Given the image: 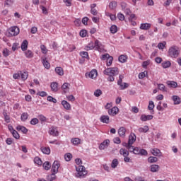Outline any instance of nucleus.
Masks as SVG:
<instances>
[{
    "label": "nucleus",
    "instance_id": "obj_1",
    "mask_svg": "<svg viewBox=\"0 0 181 181\" xmlns=\"http://www.w3.org/2000/svg\"><path fill=\"white\" fill-rule=\"evenodd\" d=\"M103 74H105V76H109L107 77V81L112 82L115 80V78L114 77L119 74V71L117 67H110L104 70Z\"/></svg>",
    "mask_w": 181,
    "mask_h": 181
},
{
    "label": "nucleus",
    "instance_id": "obj_2",
    "mask_svg": "<svg viewBox=\"0 0 181 181\" xmlns=\"http://www.w3.org/2000/svg\"><path fill=\"white\" fill-rule=\"evenodd\" d=\"M20 30L18 26H13L7 30L5 35L7 37H12L13 36H18Z\"/></svg>",
    "mask_w": 181,
    "mask_h": 181
},
{
    "label": "nucleus",
    "instance_id": "obj_3",
    "mask_svg": "<svg viewBox=\"0 0 181 181\" xmlns=\"http://www.w3.org/2000/svg\"><path fill=\"white\" fill-rule=\"evenodd\" d=\"M179 47L176 45H173L170 47L168 49V54L170 57H173V59H176L179 57Z\"/></svg>",
    "mask_w": 181,
    "mask_h": 181
},
{
    "label": "nucleus",
    "instance_id": "obj_4",
    "mask_svg": "<svg viewBox=\"0 0 181 181\" xmlns=\"http://www.w3.org/2000/svg\"><path fill=\"white\" fill-rule=\"evenodd\" d=\"M76 172H78V174H77L78 177H81L87 175L86 167H84L83 165H78V167H76Z\"/></svg>",
    "mask_w": 181,
    "mask_h": 181
},
{
    "label": "nucleus",
    "instance_id": "obj_5",
    "mask_svg": "<svg viewBox=\"0 0 181 181\" xmlns=\"http://www.w3.org/2000/svg\"><path fill=\"white\" fill-rule=\"evenodd\" d=\"M124 79V76L119 75V80L117 81V85L119 86L120 90H125V88H128L129 85L127 83H124L122 84V80Z\"/></svg>",
    "mask_w": 181,
    "mask_h": 181
},
{
    "label": "nucleus",
    "instance_id": "obj_6",
    "mask_svg": "<svg viewBox=\"0 0 181 181\" xmlns=\"http://www.w3.org/2000/svg\"><path fill=\"white\" fill-rule=\"evenodd\" d=\"M95 49L98 50V52H103V50H104V45L98 40L95 41Z\"/></svg>",
    "mask_w": 181,
    "mask_h": 181
},
{
    "label": "nucleus",
    "instance_id": "obj_7",
    "mask_svg": "<svg viewBox=\"0 0 181 181\" xmlns=\"http://www.w3.org/2000/svg\"><path fill=\"white\" fill-rule=\"evenodd\" d=\"M49 135L52 136H57L59 135V130L57 129V127L52 126L49 130Z\"/></svg>",
    "mask_w": 181,
    "mask_h": 181
},
{
    "label": "nucleus",
    "instance_id": "obj_8",
    "mask_svg": "<svg viewBox=\"0 0 181 181\" xmlns=\"http://www.w3.org/2000/svg\"><path fill=\"white\" fill-rule=\"evenodd\" d=\"M59 168H60V163H59L57 160H55L52 164L51 172L52 173H57L59 172Z\"/></svg>",
    "mask_w": 181,
    "mask_h": 181
},
{
    "label": "nucleus",
    "instance_id": "obj_9",
    "mask_svg": "<svg viewBox=\"0 0 181 181\" xmlns=\"http://www.w3.org/2000/svg\"><path fill=\"white\" fill-rule=\"evenodd\" d=\"M119 111V109H118V107H113L111 109H109L108 110V114L109 115H111V117H115V115H117V114H118Z\"/></svg>",
    "mask_w": 181,
    "mask_h": 181
},
{
    "label": "nucleus",
    "instance_id": "obj_10",
    "mask_svg": "<svg viewBox=\"0 0 181 181\" xmlns=\"http://www.w3.org/2000/svg\"><path fill=\"white\" fill-rule=\"evenodd\" d=\"M107 146H110V139H106L102 142L99 146V149L103 151L105 149Z\"/></svg>",
    "mask_w": 181,
    "mask_h": 181
},
{
    "label": "nucleus",
    "instance_id": "obj_11",
    "mask_svg": "<svg viewBox=\"0 0 181 181\" xmlns=\"http://www.w3.org/2000/svg\"><path fill=\"white\" fill-rule=\"evenodd\" d=\"M98 72L96 69H93L90 73H86V76L89 77L90 78H95L97 77Z\"/></svg>",
    "mask_w": 181,
    "mask_h": 181
},
{
    "label": "nucleus",
    "instance_id": "obj_12",
    "mask_svg": "<svg viewBox=\"0 0 181 181\" xmlns=\"http://www.w3.org/2000/svg\"><path fill=\"white\" fill-rule=\"evenodd\" d=\"M100 122L103 124H110V116L108 115H102L100 118Z\"/></svg>",
    "mask_w": 181,
    "mask_h": 181
},
{
    "label": "nucleus",
    "instance_id": "obj_13",
    "mask_svg": "<svg viewBox=\"0 0 181 181\" xmlns=\"http://www.w3.org/2000/svg\"><path fill=\"white\" fill-rule=\"evenodd\" d=\"M42 63L45 67V69H47L49 70L50 69V63L47 61V58L46 57H42Z\"/></svg>",
    "mask_w": 181,
    "mask_h": 181
},
{
    "label": "nucleus",
    "instance_id": "obj_14",
    "mask_svg": "<svg viewBox=\"0 0 181 181\" xmlns=\"http://www.w3.org/2000/svg\"><path fill=\"white\" fill-rule=\"evenodd\" d=\"M153 119V115H141L140 117V119L144 122L151 121V119Z\"/></svg>",
    "mask_w": 181,
    "mask_h": 181
},
{
    "label": "nucleus",
    "instance_id": "obj_15",
    "mask_svg": "<svg viewBox=\"0 0 181 181\" xmlns=\"http://www.w3.org/2000/svg\"><path fill=\"white\" fill-rule=\"evenodd\" d=\"M136 141V136L135 135V134H131L129 136V144L133 145L134 142H135Z\"/></svg>",
    "mask_w": 181,
    "mask_h": 181
},
{
    "label": "nucleus",
    "instance_id": "obj_16",
    "mask_svg": "<svg viewBox=\"0 0 181 181\" xmlns=\"http://www.w3.org/2000/svg\"><path fill=\"white\" fill-rule=\"evenodd\" d=\"M20 76L21 78V80H23V81H25V80H28L29 74L28 73V71H20Z\"/></svg>",
    "mask_w": 181,
    "mask_h": 181
},
{
    "label": "nucleus",
    "instance_id": "obj_17",
    "mask_svg": "<svg viewBox=\"0 0 181 181\" xmlns=\"http://www.w3.org/2000/svg\"><path fill=\"white\" fill-rule=\"evenodd\" d=\"M151 26H152L151 23H141L140 25V29H141V30H148V29H151Z\"/></svg>",
    "mask_w": 181,
    "mask_h": 181
},
{
    "label": "nucleus",
    "instance_id": "obj_18",
    "mask_svg": "<svg viewBox=\"0 0 181 181\" xmlns=\"http://www.w3.org/2000/svg\"><path fill=\"white\" fill-rule=\"evenodd\" d=\"M166 84L170 88H176L177 87V83L173 81H167Z\"/></svg>",
    "mask_w": 181,
    "mask_h": 181
},
{
    "label": "nucleus",
    "instance_id": "obj_19",
    "mask_svg": "<svg viewBox=\"0 0 181 181\" xmlns=\"http://www.w3.org/2000/svg\"><path fill=\"white\" fill-rule=\"evenodd\" d=\"M138 131L139 132H140V134H146V132L149 131V127H148L147 125H145L143 127H139L138 129Z\"/></svg>",
    "mask_w": 181,
    "mask_h": 181
},
{
    "label": "nucleus",
    "instance_id": "obj_20",
    "mask_svg": "<svg viewBox=\"0 0 181 181\" xmlns=\"http://www.w3.org/2000/svg\"><path fill=\"white\" fill-rule=\"evenodd\" d=\"M172 100L173 101H174L175 105H179V104H180L181 103L180 98L177 95H173Z\"/></svg>",
    "mask_w": 181,
    "mask_h": 181
},
{
    "label": "nucleus",
    "instance_id": "obj_21",
    "mask_svg": "<svg viewBox=\"0 0 181 181\" xmlns=\"http://www.w3.org/2000/svg\"><path fill=\"white\" fill-rule=\"evenodd\" d=\"M55 73L58 74V76H64V71L63 70V68L60 66H57L55 68Z\"/></svg>",
    "mask_w": 181,
    "mask_h": 181
},
{
    "label": "nucleus",
    "instance_id": "obj_22",
    "mask_svg": "<svg viewBox=\"0 0 181 181\" xmlns=\"http://www.w3.org/2000/svg\"><path fill=\"white\" fill-rule=\"evenodd\" d=\"M95 49V43H94L93 41H91L90 42H89V43L88 44V45H86V46L85 47V50H87V51H88V50H93V49Z\"/></svg>",
    "mask_w": 181,
    "mask_h": 181
},
{
    "label": "nucleus",
    "instance_id": "obj_23",
    "mask_svg": "<svg viewBox=\"0 0 181 181\" xmlns=\"http://www.w3.org/2000/svg\"><path fill=\"white\" fill-rule=\"evenodd\" d=\"M52 91L56 92L59 90V83L57 82H52L50 85Z\"/></svg>",
    "mask_w": 181,
    "mask_h": 181
},
{
    "label": "nucleus",
    "instance_id": "obj_24",
    "mask_svg": "<svg viewBox=\"0 0 181 181\" xmlns=\"http://www.w3.org/2000/svg\"><path fill=\"white\" fill-rule=\"evenodd\" d=\"M16 129H17V131H21V132H23V134H28V129L24 126L18 125L16 127Z\"/></svg>",
    "mask_w": 181,
    "mask_h": 181
},
{
    "label": "nucleus",
    "instance_id": "obj_25",
    "mask_svg": "<svg viewBox=\"0 0 181 181\" xmlns=\"http://www.w3.org/2000/svg\"><path fill=\"white\" fill-rule=\"evenodd\" d=\"M62 105H63L64 108H65V110H71V105L66 100H62Z\"/></svg>",
    "mask_w": 181,
    "mask_h": 181
},
{
    "label": "nucleus",
    "instance_id": "obj_26",
    "mask_svg": "<svg viewBox=\"0 0 181 181\" xmlns=\"http://www.w3.org/2000/svg\"><path fill=\"white\" fill-rule=\"evenodd\" d=\"M29 44V42H28L27 40H24L21 44V50H23V52H25V50H28V45Z\"/></svg>",
    "mask_w": 181,
    "mask_h": 181
},
{
    "label": "nucleus",
    "instance_id": "obj_27",
    "mask_svg": "<svg viewBox=\"0 0 181 181\" xmlns=\"http://www.w3.org/2000/svg\"><path fill=\"white\" fill-rule=\"evenodd\" d=\"M42 168L45 169V170H49L50 168H52V164L49 161H45L42 164Z\"/></svg>",
    "mask_w": 181,
    "mask_h": 181
},
{
    "label": "nucleus",
    "instance_id": "obj_28",
    "mask_svg": "<svg viewBox=\"0 0 181 181\" xmlns=\"http://www.w3.org/2000/svg\"><path fill=\"white\" fill-rule=\"evenodd\" d=\"M158 88L160 91H163V93H168V88H166V86L163 85V83H158Z\"/></svg>",
    "mask_w": 181,
    "mask_h": 181
},
{
    "label": "nucleus",
    "instance_id": "obj_29",
    "mask_svg": "<svg viewBox=\"0 0 181 181\" xmlns=\"http://www.w3.org/2000/svg\"><path fill=\"white\" fill-rule=\"evenodd\" d=\"M153 108H155V104L153 103V101L150 100L148 103V110H149V111H151V114H153L154 112Z\"/></svg>",
    "mask_w": 181,
    "mask_h": 181
},
{
    "label": "nucleus",
    "instance_id": "obj_30",
    "mask_svg": "<svg viewBox=\"0 0 181 181\" xmlns=\"http://www.w3.org/2000/svg\"><path fill=\"white\" fill-rule=\"evenodd\" d=\"M151 172L156 173L159 172L160 167L158 165L154 164L151 165Z\"/></svg>",
    "mask_w": 181,
    "mask_h": 181
},
{
    "label": "nucleus",
    "instance_id": "obj_31",
    "mask_svg": "<svg viewBox=\"0 0 181 181\" xmlns=\"http://www.w3.org/2000/svg\"><path fill=\"white\" fill-rule=\"evenodd\" d=\"M151 152L153 156H160V155H159L160 153V150L158 148H152Z\"/></svg>",
    "mask_w": 181,
    "mask_h": 181
},
{
    "label": "nucleus",
    "instance_id": "obj_32",
    "mask_svg": "<svg viewBox=\"0 0 181 181\" xmlns=\"http://www.w3.org/2000/svg\"><path fill=\"white\" fill-rule=\"evenodd\" d=\"M119 153L120 155H122V156H124V158L125 156H129V151H128L127 149L125 148H121L119 150Z\"/></svg>",
    "mask_w": 181,
    "mask_h": 181
},
{
    "label": "nucleus",
    "instance_id": "obj_33",
    "mask_svg": "<svg viewBox=\"0 0 181 181\" xmlns=\"http://www.w3.org/2000/svg\"><path fill=\"white\" fill-rule=\"evenodd\" d=\"M125 132H127V129L124 127H122L118 130V134L120 136H125Z\"/></svg>",
    "mask_w": 181,
    "mask_h": 181
},
{
    "label": "nucleus",
    "instance_id": "obj_34",
    "mask_svg": "<svg viewBox=\"0 0 181 181\" xmlns=\"http://www.w3.org/2000/svg\"><path fill=\"white\" fill-rule=\"evenodd\" d=\"M41 151L45 155H50V147H41Z\"/></svg>",
    "mask_w": 181,
    "mask_h": 181
},
{
    "label": "nucleus",
    "instance_id": "obj_35",
    "mask_svg": "<svg viewBox=\"0 0 181 181\" xmlns=\"http://www.w3.org/2000/svg\"><path fill=\"white\" fill-rule=\"evenodd\" d=\"M110 33L112 35H115V33H117L118 32V27H117L116 25H112L110 28Z\"/></svg>",
    "mask_w": 181,
    "mask_h": 181
},
{
    "label": "nucleus",
    "instance_id": "obj_36",
    "mask_svg": "<svg viewBox=\"0 0 181 181\" xmlns=\"http://www.w3.org/2000/svg\"><path fill=\"white\" fill-rule=\"evenodd\" d=\"M80 56L83 57V59H87V60H90V57L88 56V52L86 51H82L80 52Z\"/></svg>",
    "mask_w": 181,
    "mask_h": 181
},
{
    "label": "nucleus",
    "instance_id": "obj_37",
    "mask_svg": "<svg viewBox=\"0 0 181 181\" xmlns=\"http://www.w3.org/2000/svg\"><path fill=\"white\" fill-rule=\"evenodd\" d=\"M3 115L4 117L6 122H7V124H9V122H11V117H9V115H8V113H6V110L3 111Z\"/></svg>",
    "mask_w": 181,
    "mask_h": 181
},
{
    "label": "nucleus",
    "instance_id": "obj_38",
    "mask_svg": "<svg viewBox=\"0 0 181 181\" xmlns=\"http://www.w3.org/2000/svg\"><path fill=\"white\" fill-rule=\"evenodd\" d=\"M119 163V162L118 161V159L114 158L112 161L111 167L112 168V169H115V168L118 166Z\"/></svg>",
    "mask_w": 181,
    "mask_h": 181
},
{
    "label": "nucleus",
    "instance_id": "obj_39",
    "mask_svg": "<svg viewBox=\"0 0 181 181\" xmlns=\"http://www.w3.org/2000/svg\"><path fill=\"white\" fill-rule=\"evenodd\" d=\"M56 179V173H52L49 175L47 176V180L53 181Z\"/></svg>",
    "mask_w": 181,
    "mask_h": 181
},
{
    "label": "nucleus",
    "instance_id": "obj_40",
    "mask_svg": "<svg viewBox=\"0 0 181 181\" xmlns=\"http://www.w3.org/2000/svg\"><path fill=\"white\" fill-rule=\"evenodd\" d=\"M158 158L156 157L150 156L148 158V163H156Z\"/></svg>",
    "mask_w": 181,
    "mask_h": 181
},
{
    "label": "nucleus",
    "instance_id": "obj_41",
    "mask_svg": "<svg viewBox=\"0 0 181 181\" xmlns=\"http://www.w3.org/2000/svg\"><path fill=\"white\" fill-rule=\"evenodd\" d=\"M127 59H128L127 55H120L118 58V60L120 63H125L127 62Z\"/></svg>",
    "mask_w": 181,
    "mask_h": 181
},
{
    "label": "nucleus",
    "instance_id": "obj_42",
    "mask_svg": "<svg viewBox=\"0 0 181 181\" xmlns=\"http://www.w3.org/2000/svg\"><path fill=\"white\" fill-rule=\"evenodd\" d=\"M170 66H172V63H170L169 61H165L162 63V67L163 69H168V67H170Z\"/></svg>",
    "mask_w": 181,
    "mask_h": 181
},
{
    "label": "nucleus",
    "instance_id": "obj_43",
    "mask_svg": "<svg viewBox=\"0 0 181 181\" xmlns=\"http://www.w3.org/2000/svg\"><path fill=\"white\" fill-rule=\"evenodd\" d=\"M117 3L115 1H112L109 4L110 9L114 10L117 8Z\"/></svg>",
    "mask_w": 181,
    "mask_h": 181
},
{
    "label": "nucleus",
    "instance_id": "obj_44",
    "mask_svg": "<svg viewBox=\"0 0 181 181\" xmlns=\"http://www.w3.org/2000/svg\"><path fill=\"white\" fill-rule=\"evenodd\" d=\"M28 118H29V114H28V112H23L21 115V119L23 122H25V121H26V119H28Z\"/></svg>",
    "mask_w": 181,
    "mask_h": 181
},
{
    "label": "nucleus",
    "instance_id": "obj_45",
    "mask_svg": "<svg viewBox=\"0 0 181 181\" xmlns=\"http://www.w3.org/2000/svg\"><path fill=\"white\" fill-rule=\"evenodd\" d=\"M72 158H73V155H71V153H66L64 155V159L66 162H70Z\"/></svg>",
    "mask_w": 181,
    "mask_h": 181
},
{
    "label": "nucleus",
    "instance_id": "obj_46",
    "mask_svg": "<svg viewBox=\"0 0 181 181\" xmlns=\"http://www.w3.org/2000/svg\"><path fill=\"white\" fill-rule=\"evenodd\" d=\"M62 90H64V93H67L69 91V83H64L62 86Z\"/></svg>",
    "mask_w": 181,
    "mask_h": 181
},
{
    "label": "nucleus",
    "instance_id": "obj_47",
    "mask_svg": "<svg viewBox=\"0 0 181 181\" xmlns=\"http://www.w3.org/2000/svg\"><path fill=\"white\" fill-rule=\"evenodd\" d=\"M139 155L141 156H148V151L146 149L140 148V153Z\"/></svg>",
    "mask_w": 181,
    "mask_h": 181
},
{
    "label": "nucleus",
    "instance_id": "obj_48",
    "mask_svg": "<svg viewBox=\"0 0 181 181\" xmlns=\"http://www.w3.org/2000/svg\"><path fill=\"white\" fill-rule=\"evenodd\" d=\"M71 142L74 145H78L81 142V140L78 138H74V139H71Z\"/></svg>",
    "mask_w": 181,
    "mask_h": 181
},
{
    "label": "nucleus",
    "instance_id": "obj_49",
    "mask_svg": "<svg viewBox=\"0 0 181 181\" xmlns=\"http://www.w3.org/2000/svg\"><path fill=\"white\" fill-rule=\"evenodd\" d=\"M34 162H35V163H36L37 165H39V166L42 165V159H40V158H39V157H35V158H34Z\"/></svg>",
    "mask_w": 181,
    "mask_h": 181
},
{
    "label": "nucleus",
    "instance_id": "obj_50",
    "mask_svg": "<svg viewBox=\"0 0 181 181\" xmlns=\"http://www.w3.org/2000/svg\"><path fill=\"white\" fill-rule=\"evenodd\" d=\"M25 57L28 59H32V57H33V52H32V51L30 50H28L27 52H25Z\"/></svg>",
    "mask_w": 181,
    "mask_h": 181
},
{
    "label": "nucleus",
    "instance_id": "obj_51",
    "mask_svg": "<svg viewBox=\"0 0 181 181\" xmlns=\"http://www.w3.org/2000/svg\"><path fill=\"white\" fill-rule=\"evenodd\" d=\"M11 134L16 139H19L21 138V135H19V133H18L16 130H13Z\"/></svg>",
    "mask_w": 181,
    "mask_h": 181
},
{
    "label": "nucleus",
    "instance_id": "obj_52",
    "mask_svg": "<svg viewBox=\"0 0 181 181\" xmlns=\"http://www.w3.org/2000/svg\"><path fill=\"white\" fill-rule=\"evenodd\" d=\"M9 54H11V51H9V49H8L7 48H5L3 50V56H4V57H8Z\"/></svg>",
    "mask_w": 181,
    "mask_h": 181
},
{
    "label": "nucleus",
    "instance_id": "obj_53",
    "mask_svg": "<svg viewBox=\"0 0 181 181\" xmlns=\"http://www.w3.org/2000/svg\"><path fill=\"white\" fill-rule=\"evenodd\" d=\"M38 118L40 121L41 122V124H43V122H46L47 118L43 115H38Z\"/></svg>",
    "mask_w": 181,
    "mask_h": 181
},
{
    "label": "nucleus",
    "instance_id": "obj_54",
    "mask_svg": "<svg viewBox=\"0 0 181 181\" xmlns=\"http://www.w3.org/2000/svg\"><path fill=\"white\" fill-rule=\"evenodd\" d=\"M112 60H114V58L111 56H110L108 57V59H107V66L108 67H110V66H111V64H112Z\"/></svg>",
    "mask_w": 181,
    "mask_h": 181
},
{
    "label": "nucleus",
    "instance_id": "obj_55",
    "mask_svg": "<svg viewBox=\"0 0 181 181\" xmlns=\"http://www.w3.org/2000/svg\"><path fill=\"white\" fill-rule=\"evenodd\" d=\"M30 124H31V125H36L37 124H39V119H37V118H33L30 120Z\"/></svg>",
    "mask_w": 181,
    "mask_h": 181
},
{
    "label": "nucleus",
    "instance_id": "obj_56",
    "mask_svg": "<svg viewBox=\"0 0 181 181\" xmlns=\"http://www.w3.org/2000/svg\"><path fill=\"white\" fill-rule=\"evenodd\" d=\"M47 100L50 103H54V104H56V103H57V100H56V98H53L52 96H48L47 98Z\"/></svg>",
    "mask_w": 181,
    "mask_h": 181
},
{
    "label": "nucleus",
    "instance_id": "obj_57",
    "mask_svg": "<svg viewBox=\"0 0 181 181\" xmlns=\"http://www.w3.org/2000/svg\"><path fill=\"white\" fill-rule=\"evenodd\" d=\"M166 45V42H160L158 44V48L160 49V50H163L165 49V46Z\"/></svg>",
    "mask_w": 181,
    "mask_h": 181
},
{
    "label": "nucleus",
    "instance_id": "obj_58",
    "mask_svg": "<svg viewBox=\"0 0 181 181\" xmlns=\"http://www.w3.org/2000/svg\"><path fill=\"white\" fill-rule=\"evenodd\" d=\"M103 94V91L100 89H97L94 92L95 97H100Z\"/></svg>",
    "mask_w": 181,
    "mask_h": 181
},
{
    "label": "nucleus",
    "instance_id": "obj_59",
    "mask_svg": "<svg viewBox=\"0 0 181 181\" xmlns=\"http://www.w3.org/2000/svg\"><path fill=\"white\" fill-rule=\"evenodd\" d=\"M37 95H40V97H47V93L45 91H39Z\"/></svg>",
    "mask_w": 181,
    "mask_h": 181
},
{
    "label": "nucleus",
    "instance_id": "obj_60",
    "mask_svg": "<svg viewBox=\"0 0 181 181\" xmlns=\"http://www.w3.org/2000/svg\"><path fill=\"white\" fill-rule=\"evenodd\" d=\"M79 35L81 37H86L87 36V31L86 30H81Z\"/></svg>",
    "mask_w": 181,
    "mask_h": 181
},
{
    "label": "nucleus",
    "instance_id": "obj_61",
    "mask_svg": "<svg viewBox=\"0 0 181 181\" xmlns=\"http://www.w3.org/2000/svg\"><path fill=\"white\" fill-rule=\"evenodd\" d=\"M117 18L119 21H125V16H124V14H122V13H119L117 14Z\"/></svg>",
    "mask_w": 181,
    "mask_h": 181
},
{
    "label": "nucleus",
    "instance_id": "obj_62",
    "mask_svg": "<svg viewBox=\"0 0 181 181\" xmlns=\"http://www.w3.org/2000/svg\"><path fill=\"white\" fill-rule=\"evenodd\" d=\"M40 49L42 50V52L44 54H46V53H47V49L46 48V46L42 45L40 46Z\"/></svg>",
    "mask_w": 181,
    "mask_h": 181
},
{
    "label": "nucleus",
    "instance_id": "obj_63",
    "mask_svg": "<svg viewBox=\"0 0 181 181\" xmlns=\"http://www.w3.org/2000/svg\"><path fill=\"white\" fill-rule=\"evenodd\" d=\"M66 98H67L68 101H75L76 100V98L73 95L66 96Z\"/></svg>",
    "mask_w": 181,
    "mask_h": 181
},
{
    "label": "nucleus",
    "instance_id": "obj_64",
    "mask_svg": "<svg viewBox=\"0 0 181 181\" xmlns=\"http://www.w3.org/2000/svg\"><path fill=\"white\" fill-rule=\"evenodd\" d=\"M66 6H71V0H64Z\"/></svg>",
    "mask_w": 181,
    "mask_h": 181
}]
</instances>
